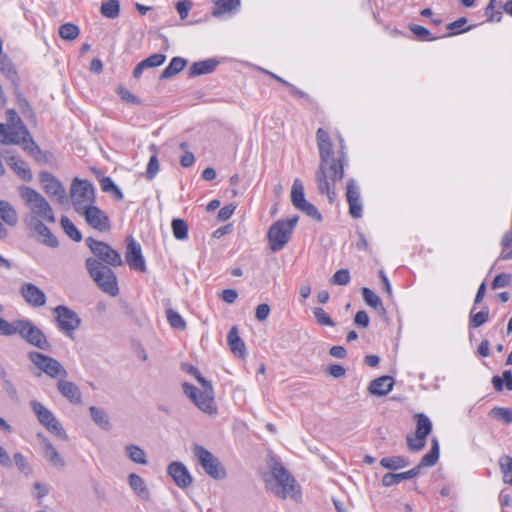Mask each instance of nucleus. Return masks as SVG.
Here are the masks:
<instances>
[{
    "mask_svg": "<svg viewBox=\"0 0 512 512\" xmlns=\"http://www.w3.org/2000/svg\"><path fill=\"white\" fill-rule=\"evenodd\" d=\"M341 150L337 158L333 157L331 141L318 145L320 165L316 171V184L320 194L326 195L329 202L333 203L337 197L335 184L344 176L346 159V147L342 137H339Z\"/></svg>",
    "mask_w": 512,
    "mask_h": 512,
    "instance_id": "f257e3e1",
    "label": "nucleus"
},
{
    "mask_svg": "<svg viewBox=\"0 0 512 512\" xmlns=\"http://www.w3.org/2000/svg\"><path fill=\"white\" fill-rule=\"evenodd\" d=\"M0 143L19 145L31 155L40 152L38 145L14 109H8L6 111V123H0Z\"/></svg>",
    "mask_w": 512,
    "mask_h": 512,
    "instance_id": "f03ea898",
    "label": "nucleus"
},
{
    "mask_svg": "<svg viewBox=\"0 0 512 512\" xmlns=\"http://www.w3.org/2000/svg\"><path fill=\"white\" fill-rule=\"evenodd\" d=\"M20 196L29 210L23 218L26 226L33 225L34 221L55 223L56 218L51 205L39 192L31 187L22 186Z\"/></svg>",
    "mask_w": 512,
    "mask_h": 512,
    "instance_id": "7ed1b4c3",
    "label": "nucleus"
},
{
    "mask_svg": "<svg viewBox=\"0 0 512 512\" xmlns=\"http://www.w3.org/2000/svg\"><path fill=\"white\" fill-rule=\"evenodd\" d=\"M191 373L197 379L200 384V388L189 383H184L182 385L184 393L203 413L216 415L217 405L214 399L212 384L202 377L197 369L193 368Z\"/></svg>",
    "mask_w": 512,
    "mask_h": 512,
    "instance_id": "20e7f679",
    "label": "nucleus"
},
{
    "mask_svg": "<svg viewBox=\"0 0 512 512\" xmlns=\"http://www.w3.org/2000/svg\"><path fill=\"white\" fill-rule=\"evenodd\" d=\"M274 483L269 482L270 489L280 498H292L298 501L301 497L300 486L294 477L278 462L271 466Z\"/></svg>",
    "mask_w": 512,
    "mask_h": 512,
    "instance_id": "39448f33",
    "label": "nucleus"
},
{
    "mask_svg": "<svg viewBox=\"0 0 512 512\" xmlns=\"http://www.w3.org/2000/svg\"><path fill=\"white\" fill-rule=\"evenodd\" d=\"M85 264L90 277L104 293L112 297L119 294L117 277L109 267L95 258H87Z\"/></svg>",
    "mask_w": 512,
    "mask_h": 512,
    "instance_id": "423d86ee",
    "label": "nucleus"
},
{
    "mask_svg": "<svg viewBox=\"0 0 512 512\" xmlns=\"http://www.w3.org/2000/svg\"><path fill=\"white\" fill-rule=\"evenodd\" d=\"M10 336L19 334L29 344L42 349L48 350L50 343L43 331L28 319H18L13 321Z\"/></svg>",
    "mask_w": 512,
    "mask_h": 512,
    "instance_id": "0eeeda50",
    "label": "nucleus"
},
{
    "mask_svg": "<svg viewBox=\"0 0 512 512\" xmlns=\"http://www.w3.org/2000/svg\"><path fill=\"white\" fill-rule=\"evenodd\" d=\"M70 198L74 210L79 214L95 204V189L88 180L75 178L70 188Z\"/></svg>",
    "mask_w": 512,
    "mask_h": 512,
    "instance_id": "6e6552de",
    "label": "nucleus"
},
{
    "mask_svg": "<svg viewBox=\"0 0 512 512\" xmlns=\"http://www.w3.org/2000/svg\"><path fill=\"white\" fill-rule=\"evenodd\" d=\"M297 223L298 217L295 216L288 220H278L269 228L267 236L272 251L277 252L285 247Z\"/></svg>",
    "mask_w": 512,
    "mask_h": 512,
    "instance_id": "1a4fd4ad",
    "label": "nucleus"
},
{
    "mask_svg": "<svg viewBox=\"0 0 512 512\" xmlns=\"http://www.w3.org/2000/svg\"><path fill=\"white\" fill-rule=\"evenodd\" d=\"M29 360L43 373L53 379L66 378L68 373L62 364L55 358L37 351L28 353Z\"/></svg>",
    "mask_w": 512,
    "mask_h": 512,
    "instance_id": "9d476101",
    "label": "nucleus"
},
{
    "mask_svg": "<svg viewBox=\"0 0 512 512\" xmlns=\"http://www.w3.org/2000/svg\"><path fill=\"white\" fill-rule=\"evenodd\" d=\"M30 405L40 424H42L50 433L62 440L68 439L66 431L47 407L37 400H32Z\"/></svg>",
    "mask_w": 512,
    "mask_h": 512,
    "instance_id": "9b49d317",
    "label": "nucleus"
},
{
    "mask_svg": "<svg viewBox=\"0 0 512 512\" xmlns=\"http://www.w3.org/2000/svg\"><path fill=\"white\" fill-rule=\"evenodd\" d=\"M58 329L63 332L67 337L73 339L75 331L81 325V318L79 315L65 305H58L53 309Z\"/></svg>",
    "mask_w": 512,
    "mask_h": 512,
    "instance_id": "f8f14e48",
    "label": "nucleus"
},
{
    "mask_svg": "<svg viewBox=\"0 0 512 512\" xmlns=\"http://www.w3.org/2000/svg\"><path fill=\"white\" fill-rule=\"evenodd\" d=\"M193 453L204 471L214 479H223L226 476L225 468L217 457L200 445H194Z\"/></svg>",
    "mask_w": 512,
    "mask_h": 512,
    "instance_id": "ddd939ff",
    "label": "nucleus"
},
{
    "mask_svg": "<svg viewBox=\"0 0 512 512\" xmlns=\"http://www.w3.org/2000/svg\"><path fill=\"white\" fill-rule=\"evenodd\" d=\"M87 246L92 253L102 262L109 266L118 267L123 264L121 255L106 242L98 241L93 238H87Z\"/></svg>",
    "mask_w": 512,
    "mask_h": 512,
    "instance_id": "4468645a",
    "label": "nucleus"
},
{
    "mask_svg": "<svg viewBox=\"0 0 512 512\" xmlns=\"http://www.w3.org/2000/svg\"><path fill=\"white\" fill-rule=\"evenodd\" d=\"M19 294L25 303L32 308H40L46 305L45 292L34 283L23 282L19 288Z\"/></svg>",
    "mask_w": 512,
    "mask_h": 512,
    "instance_id": "2eb2a0df",
    "label": "nucleus"
},
{
    "mask_svg": "<svg viewBox=\"0 0 512 512\" xmlns=\"http://www.w3.org/2000/svg\"><path fill=\"white\" fill-rule=\"evenodd\" d=\"M40 182L49 197L55 198L60 204H64L67 201L66 190L54 175L49 172H42L40 174Z\"/></svg>",
    "mask_w": 512,
    "mask_h": 512,
    "instance_id": "dca6fc26",
    "label": "nucleus"
},
{
    "mask_svg": "<svg viewBox=\"0 0 512 512\" xmlns=\"http://www.w3.org/2000/svg\"><path fill=\"white\" fill-rule=\"evenodd\" d=\"M125 260L132 270L145 272L147 269L141 246L132 236L127 238Z\"/></svg>",
    "mask_w": 512,
    "mask_h": 512,
    "instance_id": "f3484780",
    "label": "nucleus"
},
{
    "mask_svg": "<svg viewBox=\"0 0 512 512\" xmlns=\"http://www.w3.org/2000/svg\"><path fill=\"white\" fill-rule=\"evenodd\" d=\"M79 214L84 216L87 224L95 230L105 232L110 229L108 215L95 204Z\"/></svg>",
    "mask_w": 512,
    "mask_h": 512,
    "instance_id": "a211bd4d",
    "label": "nucleus"
},
{
    "mask_svg": "<svg viewBox=\"0 0 512 512\" xmlns=\"http://www.w3.org/2000/svg\"><path fill=\"white\" fill-rule=\"evenodd\" d=\"M167 472L175 484L181 489L189 487L193 482L188 468L182 462H172L168 466Z\"/></svg>",
    "mask_w": 512,
    "mask_h": 512,
    "instance_id": "6ab92c4d",
    "label": "nucleus"
},
{
    "mask_svg": "<svg viewBox=\"0 0 512 512\" xmlns=\"http://www.w3.org/2000/svg\"><path fill=\"white\" fill-rule=\"evenodd\" d=\"M45 223L46 222L34 221L33 225H29L27 228L36 233L38 241L46 246L55 248L58 246V240Z\"/></svg>",
    "mask_w": 512,
    "mask_h": 512,
    "instance_id": "aec40b11",
    "label": "nucleus"
},
{
    "mask_svg": "<svg viewBox=\"0 0 512 512\" xmlns=\"http://www.w3.org/2000/svg\"><path fill=\"white\" fill-rule=\"evenodd\" d=\"M38 438L40 439L44 457L54 467L63 468L65 466V461L58 453L54 445L49 441L48 438H46L42 434H38Z\"/></svg>",
    "mask_w": 512,
    "mask_h": 512,
    "instance_id": "412c9836",
    "label": "nucleus"
},
{
    "mask_svg": "<svg viewBox=\"0 0 512 512\" xmlns=\"http://www.w3.org/2000/svg\"><path fill=\"white\" fill-rule=\"evenodd\" d=\"M59 392L72 403H80L82 399L78 386L65 378H60L57 382Z\"/></svg>",
    "mask_w": 512,
    "mask_h": 512,
    "instance_id": "4be33fe9",
    "label": "nucleus"
},
{
    "mask_svg": "<svg viewBox=\"0 0 512 512\" xmlns=\"http://www.w3.org/2000/svg\"><path fill=\"white\" fill-rule=\"evenodd\" d=\"M394 380L390 376H381L373 381L369 385V392L376 396H385L393 388Z\"/></svg>",
    "mask_w": 512,
    "mask_h": 512,
    "instance_id": "5701e85b",
    "label": "nucleus"
},
{
    "mask_svg": "<svg viewBox=\"0 0 512 512\" xmlns=\"http://www.w3.org/2000/svg\"><path fill=\"white\" fill-rule=\"evenodd\" d=\"M218 64L219 61L214 58L194 62L189 68L188 75L190 77H196L204 74H210L216 69Z\"/></svg>",
    "mask_w": 512,
    "mask_h": 512,
    "instance_id": "b1692460",
    "label": "nucleus"
},
{
    "mask_svg": "<svg viewBox=\"0 0 512 512\" xmlns=\"http://www.w3.org/2000/svg\"><path fill=\"white\" fill-rule=\"evenodd\" d=\"M128 483L130 488L140 499L149 500L150 492L143 478L135 473H131L128 476Z\"/></svg>",
    "mask_w": 512,
    "mask_h": 512,
    "instance_id": "393cba45",
    "label": "nucleus"
},
{
    "mask_svg": "<svg viewBox=\"0 0 512 512\" xmlns=\"http://www.w3.org/2000/svg\"><path fill=\"white\" fill-rule=\"evenodd\" d=\"M380 465L385 469L396 471L408 467L410 460L403 455L387 456L380 460Z\"/></svg>",
    "mask_w": 512,
    "mask_h": 512,
    "instance_id": "a878e982",
    "label": "nucleus"
},
{
    "mask_svg": "<svg viewBox=\"0 0 512 512\" xmlns=\"http://www.w3.org/2000/svg\"><path fill=\"white\" fill-rule=\"evenodd\" d=\"M7 163L24 181H30L32 179V173L28 164L21 158L10 156L7 159Z\"/></svg>",
    "mask_w": 512,
    "mask_h": 512,
    "instance_id": "bb28decb",
    "label": "nucleus"
},
{
    "mask_svg": "<svg viewBox=\"0 0 512 512\" xmlns=\"http://www.w3.org/2000/svg\"><path fill=\"white\" fill-rule=\"evenodd\" d=\"M0 219L8 226L14 227L18 223L16 209L7 201L0 200Z\"/></svg>",
    "mask_w": 512,
    "mask_h": 512,
    "instance_id": "cd10ccee",
    "label": "nucleus"
},
{
    "mask_svg": "<svg viewBox=\"0 0 512 512\" xmlns=\"http://www.w3.org/2000/svg\"><path fill=\"white\" fill-rule=\"evenodd\" d=\"M215 7L212 11L213 16L219 17L223 14L236 11L240 7V0H214Z\"/></svg>",
    "mask_w": 512,
    "mask_h": 512,
    "instance_id": "c85d7f7f",
    "label": "nucleus"
},
{
    "mask_svg": "<svg viewBox=\"0 0 512 512\" xmlns=\"http://www.w3.org/2000/svg\"><path fill=\"white\" fill-rule=\"evenodd\" d=\"M227 341H228V345H229L231 351L234 354H237L239 356H244L245 344L242 341V339L239 337L238 330L235 326L229 330L228 335H227Z\"/></svg>",
    "mask_w": 512,
    "mask_h": 512,
    "instance_id": "c756f323",
    "label": "nucleus"
},
{
    "mask_svg": "<svg viewBox=\"0 0 512 512\" xmlns=\"http://www.w3.org/2000/svg\"><path fill=\"white\" fill-rule=\"evenodd\" d=\"M0 72L12 83L18 81L17 71L11 60L3 54V50L0 52Z\"/></svg>",
    "mask_w": 512,
    "mask_h": 512,
    "instance_id": "7c9ffc66",
    "label": "nucleus"
},
{
    "mask_svg": "<svg viewBox=\"0 0 512 512\" xmlns=\"http://www.w3.org/2000/svg\"><path fill=\"white\" fill-rule=\"evenodd\" d=\"M187 65V61L181 57H174L171 59L168 66L163 70L160 78L168 79L177 75Z\"/></svg>",
    "mask_w": 512,
    "mask_h": 512,
    "instance_id": "2f4dec72",
    "label": "nucleus"
},
{
    "mask_svg": "<svg viewBox=\"0 0 512 512\" xmlns=\"http://www.w3.org/2000/svg\"><path fill=\"white\" fill-rule=\"evenodd\" d=\"M126 456L134 463L145 465L147 464L146 452L139 446L129 444L125 447Z\"/></svg>",
    "mask_w": 512,
    "mask_h": 512,
    "instance_id": "473e14b6",
    "label": "nucleus"
},
{
    "mask_svg": "<svg viewBox=\"0 0 512 512\" xmlns=\"http://www.w3.org/2000/svg\"><path fill=\"white\" fill-rule=\"evenodd\" d=\"M291 202L298 209L307 200L305 199L304 186L300 179H295L291 189Z\"/></svg>",
    "mask_w": 512,
    "mask_h": 512,
    "instance_id": "72a5a7b5",
    "label": "nucleus"
},
{
    "mask_svg": "<svg viewBox=\"0 0 512 512\" xmlns=\"http://www.w3.org/2000/svg\"><path fill=\"white\" fill-rule=\"evenodd\" d=\"M439 459V443L437 439L432 440V446L430 451L425 454L420 463V467H431L434 466Z\"/></svg>",
    "mask_w": 512,
    "mask_h": 512,
    "instance_id": "f704fd0d",
    "label": "nucleus"
},
{
    "mask_svg": "<svg viewBox=\"0 0 512 512\" xmlns=\"http://www.w3.org/2000/svg\"><path fill=\"white\" fill-rule=\"evenodd\" d=\"M492 384L497 391H502L504 385L508 391H512V371L505 370L502 377L494 376L492 378Z\"/></svg>",
    "mask_w": 512,
    "mask_h": 512,
    "instance_id": "c9c22d12",
    "label": "nucleus"
},
{
    "mask_svg": "<svg viewBox=\"0 0 512 512\" xmlns=\"http://www.w3.org/2000/svg\"><path fill=\"white\" fill-rule=\"evenodd\" d=\"M60 222L63 230L72 240L76 242L82 240L81 232L67 216H62Z\"/></svg>",
    "mask_w": 512,
    "mask_h": 512,
    "instance_id": "e433bc0d",
    "label": "nucleus"
},
{
    "mask_svg": "<svg viewBox=\"0 0 512 512\" xmlns=\"http://www.w3.org/2000/svg\"><path fill=\"white\" fill-rule=\"evenodd\" d=\"M489 318V309L484 307L481 311L475 312V306L470 311V326L478 328L485 324Z\"/></svg>",
    "mask_w": 512,
    "mask_h": 512,
    "instance_id": "4c0bfd02",
    "label": "nucleus"
},
{
    "mask_svg": "<svg viewBox=\"0 0 512 512\" xmlns=\"http://www.w3.org/2000/svg\"><path fill=\"white\" fill-rule=\"evenodd\" d=\"M101 14L104 17L114 19L119 16L120 13V4L118 0H108L102 3L101 5Z\"/></svg>",
    "mask_w": 512,
    "mask_h": 512,
    "instance_id": "58836bf2",
    "label": "nucleus"
},
{
    "mask_svg": "<svg viewBox=\"0 0 512 512\" xmlns=\"http://www.w3.org/2000/svg\"><path fill=\"white\" fill-rule=\"evenodd\" d=\"M362 296L367 305L374 309L385 311L382 301L378 295H376L371 289L364 287L362 289Z\"/></svg>",
    "mask_w": 512,
    "mask_h": 512,
    "instance_id": "ea45409f",
    "label": "nucleus"
},
{
    "mask_svg": "<svg viewBox=\"0 0 512 512\" xmlns=\"http://www.w3.org/2000/svg\"><path fill=\"white\" fill-rule=\"evenodd\" d=\"M417 426L415 433L427 438L432 430V422L425 414H417Z\"/></svg>",
    "mask_w": 512,
    "mask_h": 512,
    "instance_id": "a19ab883",
    "label": "nucleus"
},
{
    "mask_svg": "<svg viewBox=\"0 0 512 512\" xmlns=\"http://www.w3.org/2000/svg\"><path fill=\"white\" fill-rule=\"evenodd\" d=\"M499 466L503 474V481L512 485V457L508 455L500 457Z\"/></svg>",
    "mask_w": 512,
    "mask_h": 512,
    "instance_id": "79ce46f5",
    "label": "nucleus"
},
{
    "mask_svg": "<svg viewBox=\"0 0 512 512\" xmlns=\"http://www.w3.org/2000/svg\"><path fill=\"white\" fill-rule=\"evenodd\" d=\"M173 236L177 240H185L188 237V225L187 223L179 218H175L171 223Z\"/></svg>",
    "mask_w": 512,
    "mask_h": 512,
    "instance_id": "37998d69",
    "label": "nucleus"
},
{
    "mask_svg": "<svg viewBox=\"0 0 512 512\" xmlns=\"http://www.w3.org/2000/svg\"><path fill=\"white\" fill-rule=\"evenodd\" d=\"M79 33L78 26L72 23L63 24L59 28V35L64 40L72 41L79 36Z\"/></svg>",
    "mask_w": 512,
    "mask_h": 512,
    "instance_id": "c03bdc74",
    "label": "nucleus"
},
{
    "mask_svg": "<svg viewBox=\"0 0 512 512\" xmlns=\"http://www.w3.org/2000/svg\"><path fill=\"white\" fill-rule=\"evenodd\" d=\"M468 20L465 17H461L454 22H451L447 25V29L451 32L448 36L457 35L466 31H469L473 28V26H466Z\"/></svg>",
    "mask_w": 512,
    "mask_h": 512,
    "instance_id": "a18cd8bd",
    "label": "nucleus"
},
{
    "mask_svg": "<svg viewBox=\"0 0 512 512\" xmlns=\"http://www.w3.org/2000/svg\"><path fill=\"white\" fill-rule=\"evenodd\" d=\"M90 414L93 419V421L101 426L102 428H108L109 427V419L106 414V412L98 407L91 406L90 407Z\"/></svg>",
    "mask_w": 512,
    "mask_h": 512,
    "instance_id": "49530a36",
    "label": "nucleus"
},
{
    "mask_svg": "<svg viewBox=\"0 0 512 512\" xmlns=\"http://www.w3.org/2000/svg\"><path fill=\"white\" fill-rule=\"evenodd\" d=\"M491 416L509 425L512 423V409L495 407L490 412Z\"/></svg>",
    "mask_w": 512,
    "mask_h": 512,
    "instance_id": "de8ad7c7",
    "label": "nucleus"
},
{
    "mask_svg": "<svg viewBox=\"0 0 512 512\" xmlns=\"http://www.w3.org/2000/svg\"><path fill=\"white\" fill-rule=\"evenodd\" d=\"M13 458L15 465L22 474L29 476L32 473V467L29 464L27 458L22 453H15Z\"/></svg>",
    "mask_w": 512,
    "mask_h": 512,
    "instance_id": "09e8293b",
    "label": "nucleus"
},
{
    "mask_svg": "<svg viewBox=\"0 0 512 512\" xmlns=\"http://www.w3.org/2000/svg\"><path fill=\"white\" fill-rule=\"evenodd\" d=\"M168 323L176 329L183 330L186 327V322L183 317L173 309L166 311Z\"/></svg>",
    "mask_w": 512,
    "mask_h": 512,
    "instance_id": "8fccbe9b",
    "label": "nucleus"
},
{
    "mask_svg": "<svg viewBox=\"0 0 512 512\" xmlns=\"http://www.w3.org/2000/svg\"><path fill=\"white\" fill-rule=\"evenodd\" d=\"M313 315L318 324L322 326L334 327L335 322L332 320L330 315L321 307H316L313 310Z\"/></svg>",
    "mask_w": 512,
    "mask_h": 512,
    "instance_id": "3c124183",
    "label": "nucleus"
},
{
    "mask_svg": "<svg viewBox=\"0 0 512 512\" xmlns=\"http://www.w3.org/2000/svg\"><path fill=\"white\" fill-rule=\"evenodd\" d=\"M407 480L405 472L402 473H386L381 479V483L384 487H391L399 484L400 482Z\"/></svg>",
    "mask_w": 512,
    "mask_h": 512,
    "instance_id": "603ef678",
    "label": "nucleus"
},
{
    "mask_svg": "<svg viewBox=\"0 0 512 512\" xmlns=\"http://www.w3.org/2000/svg\"><path fill=\"white\" fill-rule=\"evenodd\" d=\"M410 30L421 41H434L440 38L439 36H431L430 31L421 25H412Z\"/></svg>",
    "mask_w": 512,
    "mask_h": 512,
    "instance_id": "864d4df0",
    "label": "nucleus"
},
{
    "mask_svg": "<svg viewBox=\"0 0 512 512\" xmlns=\"http://www.w3.org/2000/svg\"><path fill=\"white\" fill-rule=\"evenodd\" d=\"M426 438L415 433L414 436H407V445L410 451L418 452L425 447Z\"/></svg>",
    "mask_w": 512,
    "mask_h": 512,
    "instance_id": "5fc2aeb1",
    "label": "nucleus"
},
{
    "mask_svg": "<svg viewBox=\"0 0 512 512\" xmlns=\"http://www.w3.org/2000/svg\"><path fill=\"white\" fill-rule=\"evenodd\" d=\"M351 280L350 272L347 269H340L331 278V283L334 285L345 286Z\"/></svg>",
    "mask_w": 512,
    "mask_h": 512,
    "instance_id": "6e6d98bb",
    "label": "nucleus"
},
{
    "mask_svg": "<svg viewBox=\"0 0 512 512\" xmlns=\"http://www.w3.org/2000/svg\"><path fill=\"white\" fill-rule=\"evenodd\" d=\"M298 210L305 213L307 216L311 217L312 219L316 221L322 220V215L318 211V209L310 202H305L303 205H301Z\"/></svg>",
    "mask_w": 512,
    "mask_h": 512,
    "instance_id": "4d7b16f0",
    "label": "nucleus"
},
{
    "mask_svg": "<svg viewBox=\"0 0 512 512\" xmlns=\"http://www.w3.org/2000/svg\"><path fill=\"white\" fill-rule=\"evenodd\" d=\"M159 169L160 165L157 156H151L146 169V177L150 180L154 179L155 176L158 174Z\"/></svg>",
    "mask_w": 512,
    "mask_h": 512,
    "instance_id": "13d9d810",
    "label": "nucleus"
},
{
    "mask_svg": "<svg viewBox=\"0 0 512 512\" xmlns=\"http://www.w3.org/2000/svg\"><path fill=\"white\" fill-rule=\"evenodd\" d=\"M166 60V56L162 53H157L144 59L143 62L147 68H155L161 66Z\"/></svg>",
    "mask_w": 512,
    "mask_h": 512,
    "instance_id": "bf43d9fd",
    "label": "nucleus"
},
{
    "mask_svg": "<svg viewBox=\"0 0 512 512\" xmlns=\"http://www.w3.org/2000/svg\"><path fill=\"white\" fill-rule=\"evenodd\" d=\"M346 198L347 200L361 198L360 188L354 179H349L347 182Z\"/></svg>",
    "mask_w": 512,
    "mask_h": 512,
    "instance_id": "052dcab7",
    "label": "nucleus"
},
{
    "mask_svg": "<svg viewBox=\"0 0 512 512\" xmlns=\"http://www.w3.org/2000/svg\"><path fill=\"white\" fill-rule=\"evenodd\" d=\"M511 280H512L511 274L501 273L494 278V280L492 282V288L498 289V288L506 287V286L510 285Z\"/></svg>",
    "mask_w": 512,
    "mask_h": 512,
    "instance_id": "680f3d73",
    "label": "nucleus"
},
{
    "mask_svg": "<svg viewBox=\"0 0 512 512\" xmlns=\"http://www.w3.org/2000/svg\"><path fill=\"white\" fill-rule=\"evenodd\" d=\"M349 204V213L353 218L362 217V202L361 198L347 200Z\"/></svg>",
    "mask_w": 512,
    "mask_h": 512,
    "instance_id": "e2e57ef3",
    "label": "nucleus"
},
{
    "mask_svg": "<svg viewBox=\"0 0 512 512\" xmlns=\"http://www.w3.org/2000/svg\"><path fill=\"white\" fill-rule=\"evenodd\" d=\"M117 94L123 101H125L127 103H132V104L139 103V99L132 92H130L127 88L118 87Z\"/></svg>",
    "mask_w": 512,
    "mask_h": 512,
    "instance_id": "0e129e2a",
    "label": "nucleus"
},
{
    "mask_svg": "<svg viewBox=\"0 0 512 512\" xmlns=\"http://www.w3.org/2000/svg\"><path fill=\"white\" fill-rule=\"evenodd\" d=\"M191 7H192V3L190 0L178 1L176 3V10L182 20L187 18Z\"/></svg>",
    "mask_w": 512,
    "mask_h": 512,
    "instance_id": "69168bd1",
    "label": "nucleus"
},
{
    "mask_svg": "<svg viewBox=\"0 0 512 512\" xmlns=\"http://www.w3.org/2000/svg\"><path fill=\"white\" fill-rule=\"evenodd\" d=\"M485 15L489 21L500 22L502 19V13L496 10L495 5H487L485 8Z\"/></svg>",
    "mask_w": 512,
    "mask_h": 512,
    "instance_id": "338daca9",
    "label": "nucleus"
},
{
    "mask_svg": "<svg viewBox=\"0 0 512 512\" xmlns=\"http://www.w3.org/2000/svg\"><path fill=\"white\" fill-rule=\"evenodd\" d=\"M235 209H236L235 204H228V205L222 207L218 212V220L219 221L228 220L234 214Z\"/></svg>",
    "mask_w": 512,
    "mask_h": 512,
    "instance_id": "774afa93",
    "label": "nucleus"
}]
</instances>
